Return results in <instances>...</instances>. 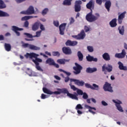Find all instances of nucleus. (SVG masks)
<instances>
[{"instance_id":"nucleus-1","label":"nucleus","mask_w":127,"mask_h":127,"mask_svg":"<svg viewBox=\"0 0 127 127\" xmlns=\"http://www.w3.org/2000/svg\"><path fill=\"white\" fill-rule=\"evenodd\" d=\"M58 91H54L53 92V94H56L57 95H60L61 94H67V96L69 97L71 99H74L75 100L78 101L79 99L77 97V95H73L71 93H69L68 91V90L66 88H63V89H60L58 88L57 89Z\"/></svg>"},{"instance_id":"nucleus-2","label":"nucleus","mask_w":127,"mask_h":127,"mask_svg":"<svg viewBox=\"0 0 127 127\" xmlns=\"http://www.w3.org/2000/svg\"><path fill=\"white\" fill-rule=\"evenodd\" d=\"M113 71V66L110 64H108L106 66L105 64H104L102 66V72H104V74L107 75L108 72H111Z\"/></svg>"},{"instance_id":"nucleus-3","label":"nucleus","mask_w":127,"mask_h":127,"mask_svg":"<svg viewBox=\"0 0 127 127\" xmlns=\"http://www.w3.org/2000/svg\"><path fill=\"white\" fill-rule=\"evenodd\" d=\"M75 66H73V69L75 71H73V73L75 75H77L80 73L81 70L83 69V67H82L80 64H78L77 63H75Z\"/></svg>"},{"instance_id":"nucleus-4","label":"nucleus","mask_w":127,"mask_h":127,"mask_svg":"<svg viewBox=\"0 0 127 127\" xmlns=\"http://www.w3.org/2000/svg\"><path fill=\"white\" fill-rule=\"evenodd\" d=\"M87 8L91 10V12L88 13L86 16H93V10L92 9H94V3H93V1H90L86 4Z\"/></svg>"},{"instance_id":"nucleus-5","label":"nucleus","mask_w":127,"mask_h":127,"mask_svg":"<svg viewBox=\"0 0 127 127\" xmlns=\"http://www.w3.org/2000/svg\"><path fill=\"white\" fill-rule=\"evenodd\" d=\"M86 34L84 30H82L81 32L77 35L73 36L72 37L77 40H83L85 38Z\"/></svg>"},{"instance_id":"nucleus-6","label":"nucleus","mask_w":127,"mask_h":127,"mask_svg":"<svg viewBox=\"0 0 127 127\" xmlns=\"http://www.w3.org/2000/svg\"><path fill=\"white\" fill-rule=\"evenodd\" d=\"M126 51L125 49H123L121 53H116L115 55V57L118 58L119 59H123L126 57Z\"/></svg>"},{"instance_id":"nucleus-7","label":"nucleus","mask_w":127,"mask_h":127,"mask_svg":"<svg viewBox=\"0 0 127 127\" xmlns=\"http://www.w3.org/2000/svg\"><path fill=\"white\" fill-rule=\"evenodd\" d=\"M70 82H74V84L79 86H83L85 84V82L83 80L80 81L79 80H77L73 78L70 79Z\"/></svg>"},{"instance_id":"nucleus-8","label":"nucleus","mask_w":127,"mask_h":127,"mask_svg":"<svg viewBox=\"0 0 127 127\" xmlns=\"http://www.w3.org/2000/svg\"><path fill=\"white\" fill-rule=\"evenodd\" d=\"M103 89L105 91H108L110 93L113 92L112 87L111 86V84L108 82H106L105 84L104 85Z\"/></svg>"},{"instance_id":"nucleus-9","label":"nucleus","mask_w":127,"mask_h":127,"mask_svg":"<svg viewBox=\"0 0 127 127\" xmlns=\"http://www.w3.org/2000/svg\"><path fill=\"white\" fill-rule=\"evenodd\" d=\"M78 95H83L82 98L84 100H87L88 98V95L86 92H83L81 89H78L76 91Z\"/></svg>"},{"instance_id":"nucleus-10","label":"nucleus","mask_w":127,"mask_h":127,"mask_svg":"<svg viewBox=\"0 0 127 127\" xmlns=\"http://www.w3.org/2000/svg\"><path fill=\"white\" fill-rule=\"evenodd\" d=\"M81 4H82V1L77 0L75 2V10L76 12L81 10Z\"/></svg>"},{"instance_id":"nucleus-11","label":"nucleus","mask_w":127,"mask_h":127,"mask_svg":"<svg viewBox=\"0 0 127 127\" xmlns=\"http://www.w3.org/2000/svg\"><path fill=\"white\" fill-rule=\"evenodd\" d=\"M62 51L63 53H64L66 55H69L72 54L71 50L69 47H64V48H62Z\"/></svg>"},{"instance_id":"nucleus-12","label":"nucleus","mask_w":127,"mask_h":127,"mask_svg":"<svg viewBox=\"0 0 127 127\" xmlns=\"http://www.w3.org/2000/svg\"><path fill=\"white\" fill-rule=\"evenodd\" d=\"M67 24L66 23H62L59 27L60 28V35H64V31L65 29H66Z\"/></svg>"},{"instance_id":"nucleus-13","label":"nucleus","mask_w":127,"mask_h":127,"mask_svg":"<svg viewBox=\"0 0 127 127\" xmlns=\"http://www.w3.org/2000/svg\"><path fill=\"white\" fill-rule=\"evenodd\" d=\"M20 14L25 15L32 14V6H30V7L27 9V10L21 11Z\"/></svg>"},{"instance_id":"nucleus-14","label":"nucleus","mask_w":127,"mask_h":127,"mask_svg":"<svg viewBox=\"0 0 127 127\" xmlns=\"http://www.w3.org/2000/svg\"><path fill=\"white\" fill-rule=\"evenodd\" d=\"M12 31L15 32L17 36H19L20 35V33L18 31H21L23 30V28H19L16 26H12Z\"/></svg>"},{"instance_id":"nucleus-15","label":"nucleus","mask_w":127,"mask_h":127,"mask_svg":"<svg viewBox=\"0 0 127 127\" xmlns=\"http://www.w3.org/2000/svg\"><path fill=\"white\" fill-rule=\"evenodd\" d=\"M77 45V42L76 41H71L70 40H68L65 42L66 46H75Z\"/></svg>"},{"instance_id":"nucleus-16","label":"nucleus","mask_w":127,"mask_h":127,"mask_svg":"<svg viewBox=\"0 0 127 127\" xmlns=\"http://www.w3.org/2000/svg\"><path fill=\"white\" fill-rule=\"evenodd\" d=\"M114 103L116 104V107L117 108V110H118L120 112H123L124 110H123V108L122 106L120 105L122 104V102L119 101L116 102L115 100H113Z\"/></svg>"},{"instance_id":"nucleus-17","label":"nucleus","mask_w":127,"mask_h":127,"mask_svg":"<svg viewBox=\"0 0 127 127\" xmlns=\"http://www.w3.org/2000/svg\"><path fill=\"white\" fill-rule=\"evenodd\" d=\"M86 60L87 62H91L92 61L94 62H97L98 61L97 58H94L93 56L88 55V56H86Z\"/></svg>"},{"instance_id":"nucleus-18","label":"nucleus","mask_w":127,"mask_h":127,"mask_svg":"<svg viewBox=\"0 0 127 127\" xmlns=\"http://www.w3.org/2000/svg\"><path fill=\"white\" fill-rule=\"evenodd\" d=\"M118 64H119V68L120 70L125 71L127 70V67L126 66H124L123 64L121 62H119Z\"/></svg>"},{"instance_id":"nucleus-19","label":"nucleus","mask_w":127,"mask_h":127,"mask_svg":"<svg viewBox=\"0 0 127 127\" xmlns=\"http://www.w3.org/2000/svg\"><path fill=\"white\" fill-rule=\"evenodd\" d=\"M97 18L96 16H86V19L89 22H92L97 20Z\"/></svg>"},{"instance_id":"nucleus-20","label":"nucleus","mask_w":127,"mask_h":127,"mask_svg":"<svg viewBox=\"0 0 127 127\" xmlns=\"http://www.w3.org/2000/svg\"><path fill=\"white\" fill-rule=\"evenodd\" d=\"M103 59L105 61H110L111 60L110 56L108 53H105L102 55Z\"/></svg>"},{"instance_id":"nucleus-21","label":"nucleus","mask_w":127,"mask_h":127,"mask_svg":"<svg viewBox=\"0 0 127 127\" xmlns=\"http://www.w3.org/2000/svg\"><path fill=\"white\" fill-rule=\"evenodd\" d=\"M117 19L116 18H114L110 22V26L112 28H114L117 26Z\"/></svg>"},{"instance_id":"nucleus-22","label":"nucleus","mask_w":127,"mask_h":127,"mask_svg":"<svg viewBox=\"0 0 127 127\" xmlns=\"http://www.w3.org/2000/svg\"><path fill=\"white\" fill-rule=\"evenodd\" d=\"M112 5V2L110 0H106L105 2V7L107 9L108 11H110V7Z\"/></svg>"},{"instance_id":"nucleus-23","label":"nucleus","mask_w":127,"mask_h":127,"mask_svg":"<svg viewBox=\"0 0 127 127\" xmlns=\"http://www.w3.org/2000/svg\"><path fill=\"white\" fill-rule=\"evenodd\" d=\"M97 71V68L95 67L90 68L88 67L86 68V72L88 73H92L94 72Z\"/></svg>"},{"instance_id":"nucleus-24","label":"nucleus","mask_w":127,"mask_h":127,"mask_svg":"<svg viewBox=\"0 0 127 127\" xmlns=\"http://www.w3.org/2000/svg\"><path fill=\"white\" fill-rule=\"evenodd\" d=\"M40 24H41L40 22H35V24H34V25L32 26V30L33 31L37 30L39 29L40 26Z\"/></svg>"},{"instance_id":"nucleus-25","label":"nucleus","mask_w":127,"mask_h":127,"mask_svg":"<svg viewBox=\"0 0 127 127\" xmlns=\"http://www.w3.org/2000/svg\"><path fill=\"white\" fill-rule=\"evenodd\" d=\"M55 63V62L54 60H53V59H51V58H49V59H47V60L46 61V64H49V65H54Z\"/></svg>"},{"instance_id":"nucleus-26","label":"nucleus","mask_w":127,"mask_h":127,"mask_svg":"<svg viewBox=\"0 0 127 127\" xmlns=\"http://www.w3.org/2000/svg\"><path fill=\"white\" fill-rule=\"evenodd\" d=\"M85 107L87 109H89V112H90V113H91L92 114H93V115L94 114H95L96 113H95L94 112H93L92 110H94V111H96V109L94 107H92L91 106H89L87 105H85Z\"/></svg>"},{"instance_id":"nucleus-27","label":"nucleus","mask_w":127,"mask_h":127,"mask_svg":"<svg viewBox=\"0 0 127 127\" xmlns=\"http://www.w3.org/2000/svg\"><path fill=\"white\" fill-rule=\"evenodd\" d=\"M77 57L78 58V61L79 62L83 61L84 59V56L83 54L81 53V52L79 51L77 52Z\"/></svg>"},{"instance_id":"nucleus-28","label":"nucleus","mask_w":127,"mask_h":127,"mask_svg":"<svg viewBox=\"0 0 127 127\" xmlns=\"http://www.w3.org/2000/svg\"><path fill=\"white\" fill-rule=\"evenodd\" d=\"M4 47L5 50L7 52H10L11 49V47L10 44L4 43Z\"/></svg>"},{"instance_id":"nucleus-29","label":"nucleus","mask_w":127,"mask_h":127,"mask_svg":"<svg viewBox=\"0 0 127 127\" xmlns=\"http://www.w3.org/2000/svg\"><path fill=\"white\" fill-rule=\"evenodd\" d=\"M118 30L119 31V33L121 35H124V34H125V26H119L118 28Z\"/></svg>"},{"instance_id":"nucleus-30","label":"nucleus","mask_w":127,"mask_h":127,"mask_svg":"<svg viewBox=\"0 0 127 127\" xmlns=\"http://www.w3.org/2000/svg\"><path fill=\"white\" fill-rule=\"evenodd\" d=\"M69 60H65V59H58L57 60V62L59 64H64L65 63L68 62Z\"/></svg>"},{"instance_id":"nucleus-31","label":"nucleus","mask_w":127,"mask_h":127,"mask_svg":"<svg viewBox=\"0 0 127 127\" xmlns=\"http://www.w3.org/2000/svg\"><path fill=\"white\" fill-rule=\"evenodd\" d=\"M42 90H43V92L45 94H49V95L53 94L52 91H51L50 90H48L46 87H43V88H42Z\"/></svg>"},{"instance_id":"nucleus-32","label":"nucleus","mask_w":127,"mask_h":127,"mask_svg":"<svg viewBox=\"0 0 127 127\" xmlns=\"http://www.w3.org/2000/svg\"><path fill=\"white\" fill-rule=\"evenodd\" d=\"M32 61L35 64H39V63H42V60L41 59L36 58L35 60H32Z\"/></svg>"},{"instance_id":"nucleus-33","label":"nucleus","mask_w":127,"mask_h":127,"mask_svg":"<svg viewBox=\"0 0 127 127\" xmlns=\"http://www.w3.org/2000/svg\"><path fill=\"white\" fill-rule=\"evenodd\" d=\"M49 11V8H45L42 11V15H46L47 13H48Z\"/></svg>"},{"instance_id":"nucleus-34","label":"nucleus","mask_w":127,"mask_h":127,"mask_svg":"<svg viewBox=\"0 0 127 127\" xmlns=\"http://www.w3.org/2000/svg\"><path fill=\"white\" fill-rule=\"evenodd\" d=\"M72 0H64L63 2L64 5H71Z\"/></svg>"},{"instance_id":"nucleus-35","label":"nucleus","mask_w":127,"mask_h":127,"mask_svg":"<svg viewBox=\"0 0 127 127\" xmlns=\"http://www.w3.org/2000/svg\"><path fill=\"white\" fill-rule=\"evenodd\" d=\"M25 73H27L29 76H32V71L29 68H27L25 71Z\"/></svg>"},{"instance_id":"nucleus-36","label":"nucleus","mask_w":127,"mask_h":127,"mask_svg":"<svg viewBox=\"0 0 127 127\" xmlns=\"http://www.w3.org/2000/svg\"><path fill=\"white\" fill-rule=\"evenodd\" d=\"M99 89V86L96 84H93L91 90H98Z\"/></svg>"},{"instance_id":"nucleus-37","label":"nucleus","mask_w":127,"mask_h":127,"mask_svg":"<svg viewBox=\"0 0 127 127\" xmlns=\"http://www.w3.org/2000/svg\"><path fill=\"white\" fill-rule=\"evenodd\" d=\"M52 56L53 57H60V54L58 51H53L52 52Z\"/></svg>"},{"instance_id":"nucleus-38","label":"nucleus","mask_w":127,"mask_h":127,"mask_svg":"<svg viewBox=\"0 0 127 127\" xmlns=\"http://www.w3.org/2000/svg\"><path fill=\"white\" fill-rule=\"evenodd\" d=\"M6 6H5V4H4V2L2 0H0V8L2 9V8H5Z\"/></svg>"},{"instance_id":"nucleus-39","label":"nucleus","mask_w":127,"mask_h":127,"mask_svg":"<svg viewBox=\"0 0 127 127\" xmlns=\"http://www.w3.org/2000/svg\"><path fill=\"white\" fill-rule=\"evenodd\" d=\"M35 67L38 71L43 72V69L42 67L39 65V64H35Z\"/></svg>"},{"instance_id":"nucleus-40","label":"nucleus","mask_w":127,"mask_h":127,"mask_svg":"<svg viewBox=\"0 0 127 127\" xmlns=\"http://www.w3.org/2000/svg\"><path fill=\"white\" fill-rule=\"evenodd\" d=\"M24 57L26 58V59H32V53H27V54H26V55H24Z\"/></svg>"},{"instance_id":"nucleus-41","label":"nucleus","mask_w":127,"mask_h":127,"mask_svg":"<svg viewBox=\"0 0 127 127\" xmlns=\"http://www.w3.org/2000/svg\"><path fill=\"white\" fill-rule=\"evenodd\" d=\"M0 16H9V15L5 12L0 11Z\"/></svg>"},{"instance_id":"nucleus-42","label":"nucleus","mask_w":127,"mask_h":127,"mask_svg":"<svg viewBox=\"0 0 127 127\" xmlns=\"http://www.w3.org/2000/svg\"><path fill=\"white\" fill-rule=\"evenodd\" d=\"M42 30H39L36 32V35L32 36L33 37H40L41 36Z\"/></svg>"},{"instance_id":"nucleus-43","label":"nucleus","mask_w":127,"mask_h":127,"mask_svg":"<svg viewBox=\"0 0 127 127\" xmlns=\"http://www.w3.org/2000/svg\"><path fill=\"white\" fill-rule=\"evenodd\" d=\"M69 86H70V88L71 90H73V91H76L79 90V89H78L75 86V85H71V83L69 84Z\"/></svg>"},{"instance_id":"nucleus-44","label":"nucleus","mask_w":127,"mask_h":127,"mask_svg":"<svg viewBox=\"0 0 127 127\" xmlns=\"http://www.w3.org/2000/svg\"><path fill=\"white\" fill-rule=\"evenodd\" d=\"M22 46L26 48H27L28 46H29V48L30 49H31V50H32V45H29V44H23L22 45Z\"/></svg>"},{"instance_id":"nucleus-45","label":"nucleus","mask_w":127,"mask_h":127,"mask_svg":"<svg viewBox=\"0 0 127 127\" xmlns=\"http://www.w3.org/2000/svg\"><path fill=\"white\" fill-rule=\"evenodd\" d=\"M125 16H119L118 22L119 24H121L122 23L123 20Z\"/></svg>"},{"instance_id":"nucleus-46","label":"nucleus","mask_w":127,"mask_h":127,"mask_svg":"<svg viewBox=\"0 0 127 127\" xmlns=\"http://www.w3.org/2000/svg\"><path fill=\"white\" fill-rule=\"evenodd\" d=\"M32 16H24L22 18H21V20L24 21V20H28L31 18H32Z\"/></svg>"},{"instance_id":"nucleus-47","label":"nucleus","mask_w":127,"mask_h":127,"mask_svg":"<svg viewBox=\"0 0 127 127\" xmlns=\"http://www.w3.org/2000/svg\"><path fill=\"white\" fill-rule=\"evenodd\" d=\"M24 35H25L26 36V37H25L26 38H31V39H32V35L30 33H24Z\"/></svg>"},{"instance_id":"nucleus-48","label":"nucleus","mask_w":127,"mask_h":127,"mask_svg":"<svg viewBox=\"0 0 127 127\" xmlns=\"http://www.w3.org/2000/svg\"><path fill=\"white\" fill-rule=\"evenodd\" d=\"M32 13H35V14H36V13H38V9L36 7H33Z\"/></svg>"},{"instance_id":"nucleus-49","label":"nucleus","mask_w":127,"mask_h":127,"mask_svg":"<svg viewBox=\"0 0 127 127\" xmlns=\"http://www.w3.org/2000/svg\"><path fill=\"white\" fill-rule=\"evenodd\" d=\"M87 50H88V51L90 53L93 52L94 49H93V47H92V46H87Z\"/></svg>"},{"instance_id":"nucleus-50","label":"nucleus","mask_w":127,"mask_h":127,"mask_svg":"<svg viewBox=\"0 0 127 127\" xmlns=\"http://www.w3.org/2000/svg\"><path fill=\"white\" fill-rule=\"evenodd\" d=\"M83 106H81V104H78L76 107H75V109L78 110H81L83 109Z\"/></svg>"},{"instance_id":"nucleus-51","label":"nucleus","mask_w":127,"mask_h":127,"mask_svg":"<svg viewBox=\"0 0 127 127\" xmlns=\"http://www.w3.org/2000/svg\"><path fill=\"white\" fill-rule=\"evenodd\" d=\"M126 14H127V11H124L122 13L119 12L118 15L119 16H125V15H126Z\"/></svg>"},{"instance_id":"nucleus-52","label":"nucleus","mask_w":127,"mask_h":127,"mask_svg":"<svg viewBox=\"0 0 127 127\" xmlns=\"http://www.w3.org/2000/svg\"><path fill=\"white\" fill-rule=\"evenodd\" d=\"M39 27L42 32L46 30V29L45 28L44 25L42 24L41 23Z\"/></svg>"},{"instance_id":"nucleus-53","label":"nucleus","mask_w":127,"mask_h":127,"mask_svg":"<svg viewBox=\"0 0 127 127\" xmlns=\"http://www.w3.org/2000/svg\"><path fill=\"white\" fill-rule=\"evenodd\" d=\"M90 26H84V30H85V32L90 31Z\"/></svg>"},{"instance_id":"nucleus-54","label":"nucleus","mask_w":127,"mask_h":127,"mask_svg":"<svg viewBox=\"0 0 127 127\" xmlns=\"http://www.w3.org/2000/svg\"><path fill=\"white\" fill-rule=\"evenodd\" d=\"M86 88L92 89V85L88 83L85 84Z\"/></svg>"},{"instance_id":"nucleus-55","label":"nucleus","mask_w":127,"mask_h":127,"mask_svg":"<svg viewBox=\"0 0 127 127\" xmlns=\"http://www.w3.org/2000/svg\"><path fill=\"white\" fill-rule=\"evenodd\" d=\"M54 25L55 26L58 27L59 26V22L57 21H54Z\"/></svg>"},{"instance_id":"nucleus-56","label":"nucleus","mask_w":127,"mask_h":127,"mask_svg":"<svg viewBox=\"0 0 127 127\" xmlns=\"http://www.w3.org/2000/svg\"><path fill=\"white\" fill-rule=\"evenodd\" d=\"M40 48L38 47H36L34 45H32V50H40Z\"/></svg>"},{"instance_id":"nucleus-57","label":"nucleus","mask_w":127,"mask_h":127,"mask_svg":"<svg viewBox=\"0 0 127 127\" xmlns=\"http://www.w3.org/2000/svg\"><path fill=\"white\" fill-rule=\"evenodd\" d=\"M29 25V23L27 21H26L24 23V27L25 28H27Z\"/></svg>"},{"instance_id":"nucleus-58","label":"nucleus","mask_w":127,"mask_h":127,"mask_svg":"<svg viewBox=\"0 0 127 127\" xmlns=\"http://www.w3.org/2000/svg\"><path fill=\"white\" fill-rule=\"evenodd\" d=\"M69 20H70V22H69L70 24H72L74 23V22H75V20L72 17H71Z\"/></svg>"},{"instance_id":"nucleus-59","label":"nucleus","mask_w":127,"mask_h":127,"mask_svg":"<svg viewBox=\"0 0 127 127\" xmlns=\"http://www.w3.org/2000/svg\"><path fill=\"white\" fill-rule=\"evenodd\" d=\"M47 98V96L46 95H45L44 94H41V98L42 99H45Z\"/></svg>"},{"instance_id":"nucleus-60","label":"nucleus","mask_w":127,"mask_h":127,"mask_svg":"<svg viewBox=\"0 0 127 127\" xmlns=\"http://www.w3.org/2000/svg\"><path fill=\"white\" fill-rule=\"evenodd\" d=\"M96 0V3L98 4H99V5H101L102 4V3L103 2V1L102 0Z\"/></svg>"},{"instance_id":"nucleus-61","label":"nucleus","mask_w":127,"mask_h":127,"mask_svg":"<svg viewBox=\"0 0 127 127\" xmlns=\"http://www.w3.org/2000/svg\"><path fill=\"white\" fill-rule=\"evenodd\" d=\"M17 3H20L21 2H23V1H25V0H15Z\"/></svg>"},{"instance_id":"nucleus-62","label":"nucleus","mask_w":127,"mask_h":127,"mask_svg":"<svg viewBox=\"0 0 127 127\" xmlns=\"http://www.w3.org/2000/svg\"><path fill=\"white\" fill-rule=\"evenodd\" d=\"M39 56V55H37L34 53H32V58H38L37 57Z\"/></svg>"},{"instance_id":"nucleus-63","label":"nucleus","mask_w":127,"mask_h":127,"mask_svg":"<svg viewBox=\"0 0 127 127\" xmlns=\"http://www.w3.org/2000/svg\"><path fill=\"white\" fill-rule=\"evenodd\" d=\"M102 104L104 106H107L108 105V104L107 103H106L105 101H102Z\"/></svg>"},{"instance_id":"nucleus-64","label":"nucleus","mask_w":127,"mask_h":127,"mask_svg":"<svg viewBox=\"0 0 127 127\" xmlns=\"http://www.w3.org/2000/svg\"><path fill=\"white\" fill-rule=\"evenodd\" d=\"M55 78H56L57 80H60L61 77L58 75H55L54 76Z\"/></svg>"}]
</instances>
